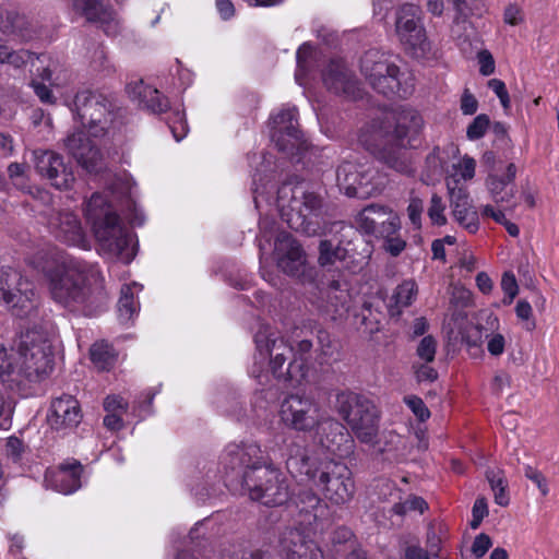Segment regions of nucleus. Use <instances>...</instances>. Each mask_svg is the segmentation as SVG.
Wrapping results in <instances>:
<instances>
[{"label": "nucleus", "mask_w": 559, "mask_h": 559, "mask_svg": "<svg viewBox=\"0 0 559 559\" xmlns=\"http://www.w3.org/2000/svg\"><path fill=\"white\" fill-rule=\"evenodd\" d=\"M424 127L420 114L413 108H403L381 119H374L360 133V142L377 158L394 171L413 177L416 167L412 156L405 152L412 147Z\"/></svg>", "instance_id": "1"}, {"label": "nucleus", "mask_w": 559, "mask_h": 559, "mask_svg": "<svg viewBox=\"0 0 559 559\" xmlns=\"http://www.w3.org/2000/svg\"><path fill=\"white\" fill-rule=\"evenodd\" d=\"M286 467L297 477L311 480L322 497L335 506L349 502L355 495V480L350 468L343 462L329 460L317 466L312 451L302 441H292L287 447Z\"/></svg>", "instance_id": "2"}, {"label": "nucleus", "mask_w": 559, "mask_h": 559, "mask_svg": "<svg viewBox=\"0 0 559 559\" xmlns=\"http://www.w3.org/2000/svg\"><path fill=\"white\" fill-rule=\"evenodd\" d=\"M52 299L70 311L94 316L107 302L100 271L82 260H73L49 284Z\"/></svg>", "instance_id": "3"}, {"label": "nucleus", "mask_w": 559, "mask_h": 559, "mask_svg": "<svg viewBox=\"0 0 559 559\" xmlns=\"http://www.w3.org/2000/svg\"><path fill=\"white\" fill-rule=\"evenodd\" d=\"M254 343L260 357L269 358L271 371L278 381L300 383L306 378V355L312 348L311 341L298 342L295 349L284 337L264 326L255 333Z\"/></svg>", "instance_id": "4"}, {"label": "nucleus", "mask_w": 559, "mask_h": 559, "mask_svg": "<svg viewBox=\"0 0 559 559\" xmlns=\"http://www.w3.org/2000/svg\"><path fill=\"white\" fill-rule=\"evenodd\" d=\"M277 207L289 228L307 236L320 234L324 202L306 182H284L277 189Z\"/></svg>", "instance_id": "5"}, {"label": "nucleus", "mask_w": 559, "mask_h": 559, "mask_svg": "<svg viewBox=\"0 0 559 559\" xmlns=\"http://www.w3.org/2000/svg\"><path fill=\"white\" fill-rule=\"evenodd\" d=\"M85 216L92 228L100 250L129 263L134 253L130 249L131 237L103 193L95 192L86 203Z\"/></svg>", "instance_id": "6"}, {"label": "nucleus", "mask_w": 559, "mask_h": 559, "mask_svg": "<svg viewBox=\"0 0 559 559\" xmlns=\"http://www.w3.org/2000/svg\"><path fill=\"white\" fill-rule=\"evenodd\" d=\"M219 464L227 487L246 489L271 461L255 442H231L221 455Z\"/></svg>", "instance_id": "7"}, {"label": "nucleus", "mask_w": 559, "mask_h": 559, "mask_svg": "<svg viewBox=\"0 0 559 559\" xmlns=\"http://www.w3.org/2000/svg\"><path fill=\"white\" fill-rule=\"evenodd\" d=\"M334 408L360 442L373 444L377 441L380 414L370 399L350 390L338 391Z\"/></svg>", "instance_id": "8"}, {"label": "nucleus", "mask_w": 559, "mask_h": 559, "mask_svg": "<svg viewBox=\"0 0 559 559\" xmlns=\"http://www.w3.org/2000/svg\"><path fill=\"white\" fill-rule=\"evenodd\" d=\"M52 362L51 344L41 333L27 331L21 335L16 357L21 386L47 376L52 369Z\"/></svg>", "instance_id": "9"}, {"label": "nucleus", "mask_w": 559, "mask_h": 559, "mask_svg": "<svg viewBox=\"0 0 559 559\" xmlns=\"http://www.w3.org/2000/svg\"><path fill=\"white\" fill-rule=\"evenodd\" d=\"M71 110L93 136L104 135L118 117V107L111 99L88 90L75 94Z\"/></svg>", "instance_id": "10"}, {"label": "nucleus", "mask_w": 559, "mask_h": 559, "mask_svg": "<svg viewBox=\"0 0 559 559\" xmlns=\"http://www.w3.org/2000/svg\"><path fill=\"white\" fill-rule=\"evenodd\" d=\"M360 71L374 91L384 95H399L406 98L413 92V85H402L400 68L389 62L377 50H369L360 59Z\"/></svg>", "instance_id": "11"}, {"label": "nucleus", "mask_w": 559, "mask_h": 559, "mask_svg": "<svg viewBox=\"0 0 559 559\" xmlns=\"http://www.w3.org/2000/svg\"><path fill=\"white\" fill-rule=\"evenodd\" d=\"M395 34L412 57L421 59L431 51V44L423 23V11L418 5L404 3L395 12Z\"/></svg>", "instance_id": "12"}, {"label": "nucleus", "mask_w": 559, "mask_h": 559, "mask_svg": "<svg viewBox=\"0 0 559 559\" xmlns=\"http://www.w3.org/2000/svg\"><path fill=\"white\" fill-rule=\"evenodd\" d=\"M34 285L12 267L0 270V301L13 316L23 318L36 308Z\"/></svg>", "instance_id": "13"}, {"label": "nucleus", "mask_w": 559, "mask_h": 559, "mask_svg": "<svg viewBox=\"0 0 559 559\" xmlns=\"http://www.w3.org/2000/svg\"><path fill=\"white\" fill-rule=\"evenodd\" d=\"M280 417L289 429L299 432H313L324 416L314 399L290 394L281 404Z\"/></svg>", "instance_id": "14"}, {"label": "nucleus", "mask_w": 559, "mask_h": 559, "mask_svg": "<svg viewBox=\"0 0 559 559\" xmlns=\"http://www.w3.org/2000/svg\"><path fill=\"white\" fill-rule=\"evenodd\" d=\"M245 490L248 491L251 500L260 501L267 507L282 506L290 497L286 477L272 463L261 471V474L249 483Z\"/></svg>", "instance_id": "15"}, {"label": "nucleus", "mask_w": 559, "mask_h": 559, "mask_svg": "<svg viewBox=\"0 0 559 559\" xmlns=\"http://www.w3.org/2000/svg\"><path fill=\"white\" fill-rule=\"evenodd\" d=\"M377 170L369 163L344 160L336 169L338 188L347 197L365 198L377 189Z\"/></svg>", "instance_id": "16"}, {"label": "nucleus", "mask_w": 559, "mask_h": 559, "mask_svg": "<svg viewBox=\"0 0 559 559\" xmlns=\"http://www.w3.org/2000/svg\"><path fill=\"white\" fill-rule=\"evenodd\" d=\"M48 228L53 237L68 246L88 248L86 234L76 214L68 210L55 211L48 215Z\"/></svg>", "instance_id": "17"}, {"label": "nucleus", "mask_w": 559, "mask_h": 559, "mask_svg": "<svg viewBox=\"0 0 559 559\" xmlns=\"http://www.w3.org/2000/svg\"><path fill=\"white\" fill-rule=\"evenodd\" d=\"M34 154L35 168L41 177L47 178L59 190L71 188L74 175L61 155L52 151H36Z\"/></svg>", "instance_id": "18"}, {"label": "nucleus", "mask_w": 559, "mask_h": 559, "mask_svg": "<svg viewBox=\"0 0 559 559\" xmlns=\"http://www.w3.org/2000/svg\"><path fill=\"white\" fill-rule=\"evenodd\" d=\"M79 401L69 394H62L51 401L47 421L51 429L63 435L72 431L82 420Z\"/></svg>", "instance_id": "19"}, {"label": "nucleus", "mask_w": 559, "mask_h": 559, "mask_svg": "<svg viewBox=\"0 0 559 559\" xmlns=\"http://www.w3.org/2000/svg\"><path fill=\"white\" fill-rule=\"evenodd\" d=\"M353 298L348 282L340 276L332 280L324 290L319 309L331 320L344 319L352 307Z\"/></svg>", "instance_id": "20"}, {"label": "nucleus", "mask_w": 559, "mask_h": 559, "mask_svg": "<svg viewBox=\"0 0 559 559\" xmlns=\"http://www.w3.org/2000/svg\"><path fill=\"white\" fill-rule=\"evenodd\" d=\"M314 432L320 444L333 454L343 456L353 450L354 440L348 429L335 418L324 416Z\"/></svg>", "instance_id": "21"}, {"label": "nucleus", "mask_w": 559, "mask_h": 559, "mask_svg": "<svg viewBox=\"0 0 559 559\" xmlns=\"http://www.w3.org/2000/svg\"><path fill=\"white\" fill-rule=\"evenodd\" d=\"M270 124L272 141L280 151L287 152L296 146L299 140L296 107L282 108L270 118Z\"/></svg>", "instance_id": "22"}, {"label": "nucleus", "mask_w": 559, "mask_h": 559, "mask_svg": "<svg viewBox=\"0 0 559 559\" xmlns=\"http://www.w3.org/2000/svg\"><path fill=\"white\" fill-rule=\"evenodd\" d=\"M73 260L64 251L51 245H46L28 255L26 263L41 272L50 284L51 280L57 277Z\"/></svg>", "instance_id": "23"}, {"label": "nucleus", "mask_w": 559, "mask_h": 559, "mask_svg": "<svg viewBox=\"0 0 559 559\" xmlns=\"http://www.w3.org/2000/svg\"><path fill=\"white\" fill-rule=\"evenodd\" d=\"M274 254L277 266L286 274L295 276L305 264V252L289 234L281 233L275 240Z\"/></svg>", "instance_id": "24"}, {"label": "nucleus", "mask_w": 559, "mask_h": 559, "mask_svg": "<svg viewBox=\"0 0 559 559\" xmlns=\"http://www.w3.org/2000/svg\"><path fill=\"white\" fill-rule=\"evenodd\" d=\"M83 467L79 461L61 464L57 469L47 471L44 483L47 488L70 495L81 488Z\"/></svg>", "instance_id": "25"}, {"label": "nucleus", "mask_w": 559, "mask_h": 559, "mask_svg": "<svg viewBox=\"0 0 559 559\" xmlns=\"http://www.w3.org/2000/svg\"><path fill=\"white\" fill-rule=\"evenodd\" d=\"M281 550L287 559H323L317 544L298 528H287L281 536Z\"/></svg>", "instance_id": "26"}, {"label": "nucleus", "mask_w": 559, "mask_h": 559, "mask_svg": "<svg viewBox=\"0 0 559 559\" xmlns=\"http://www.w3.org/2000/svg\"><path fill=\"white\" fill-rule=\"evenodd\" d=\"M72 9L87 22L99 24L106 34L117 32L118 23L115 20V12L103 0H72Z\"/></svg>", "instance_id": "27"}, {"label": "nucleus", "mask_w": 559, "mask_h": 559, "mask_svg": "<svg viewBox=\"0 0 559 559\" xmlns=\"http://www.w3.org/2000/svg\"><path fill=\"white\" fill-rule=\"evenodd\" d=\"M322 80L334 94L356 96L357 81L342 60H331L322 73Z\"/></svg>", "instance_id": "28"}, {"label": "nucleus", "mask_w": 559, "mask_h": 559, "mask_svg": "<svg viewBox=\"0 0 559 559\" xmlns=\"http://www.w3.org/2000/svg\"><path fill=\"white\" fill-rule=\"evenodd\" d=\"M516 166L510 163L504 176L489 175L486 183L487 188L497 203H509L514 195V178Z\"/></svg>", "instance_id": "29"}, {"label": "nucleus", "mask_w": 559, "mask_h": 559, "mask_svg": "<svg viewBox=\"0 0 559 559\" xmlns=\"http://www.w3.org/2000/svg\"><path fill=\"white\" fill-rule=\"evenodd\" d=\"M128 90L133 97L139 98L140 105H143L153 114H162L168 109V99L157 90L144 86L142 82L132 90L128 86Z\"/></svg>", "instance_id": "30"}, {"label": "nucleus", "mask_w": 559, "mask_h": 559, "mask_svg": "<svg viewBox=\"0 0 559 559\" xmlns=\"http://www.w3.org/2000/svg\"><path fill=\"white\" fill-rule=\"evenodd\" d=\"M418 293L417 284L414 280H406L402 282L394 290L392 296V304L389 306V313L391 317H399L402 309L409 307L416 299Z\"/></svg>", "instance_id": "31"}, {"label": "nucleus", "mask_w": 559, "mask_h": 559, "mask_svg": "<svg viewBox=\"0 0 559 559\" xmlns=\"http://www.w3.org/2000/svg\"><path fill=\"white\" fill-rule=\"evenodd\" d=\"M0 32L8 36L29 37V22L27 17L15 11H7L0 15Z\"/></svg>", "instance_id": "32"}, {"label": "nucleus", "mask_w": 559, "mask_h": 559, "mask_svg": "<svg viewBox=\"0 0 559 559\" xmlns=\"http://www.w3.org/2000/svg\"><path fill=\"white\" fill-rule=\"evenodd\" d=\"M134 288L142 289V285L134 282L121 287L118 300V316L120 322L124 324L129 323L139 310V304L134 299Z\"/></svg>", "instance_id": "33"}, {"label": "nucleus", "mask_w": 559, "mask_h": 559, "mask_svg": "<svg viewBox=\"0 0 559 559\" xmlns=\"http://www.w3.org/2000/svg\"><path fill=\"white\" fill-rule=\"evenodd\" d=\"M90 358L97 370L109 371L116 364L117 353L112 345L99 341L91 346Z\"/></svg>", "instance_id": "34"}, {"label": "nucleus", "mask_w": 559, "mask_h": 559, "mask_svg": "<svg viewBox=\"0 0 559 559\" xmlns=\"http://www.w3.org/2000/svg\"><path fill=\"white\" fill-rule=\"evenodd\" d=\"M455 16L451 26V35L456 40H467L473 33V25L466 14V5L464 0H452Z\"/></svg>", "instance_id": "35"}, {"label": "nucleus", "mask_w": 559, "mask_h": 559, "mask_svg": "<svg viewBox=\"0 0 559 559\" xmlns=\"http://www.w3.org/2000/svg\"><path fill=\"white\" fill-rule=\"evenodd\" d=\"M35 52L26 49H13L0 40V64L15 70L23 69L35 57Z\"/></svg>", "instance_id": "36"}, {"label": "nucleus", "mask_w": 559, "mask_h": 559, "mask_svg": "<svg viewBox=\"0 0 559 559\" xmlns=\"http://www.w3.org/2000/svg\"><path fill=\"white\" fill-rule=\"evenodd\" d=\"M347 254V250L341 246H334L331 240H321L319 243V258L318 262L321 266H332L336 263H340V266H336V269L341 267H347L346 264H344L345 258Z\"/></svg>", "instance_id": "37"}, {"label": "nucleus", "mask_w": 559, "mask_h": 559, "mask_svg": "<svg viewBox=\"0 0 559 559\" xmlns=\"http://www.w3.org/2000/svg\"><path fill=\"white\" fill-rule=\"evenodd\" d=\"M0 378L3 382L20 388L21 376H19V368L16 367V357L10 354L7 348L0 344Z\"/></svg>", "instance_id": "38"}, {"label": "nucleus", "mask_w": 559, "mask_h": 559, "mask_svg": "<svg viewBox=\"0 0 559 559\" xmlns=\"http://www.w3.org/2000/svg\"><path fill=\"white\" fill-rule=\"evenodd\" d=\"M454 221L468 234H476L479 229L478 212L471 204L452 211Z\"/></svg>", "instance_id": "39"}, {"label": "nucleus", "mask_w": 559, "mask_h": 559, "mask_svg": "<svg viewBox=\"0 0 559 559\" xmlns=\"http://www.w3.org/2000/svg\"><path fill=\"white\" fill-rule=\"evenodd\" d=\"M381 234H386L384 249L393 257H397L405 249L406 242L400 237L392 236L400 228L395 219L382 222Z\"/></svg>", "instance_id": "40"}, {"label": "nucleus", "mask_w": 559, "mask_h": 559, "mask_svg": "<svg viewBox=\"0 0 559 559\" xmlns=\"http://www.w3.org/2000/svg\"><path fill=\"white\" fill-rule=\"evenodd\" d=\"M486 478L493 491L495 502L501 507L509 504L510 498L507 492V480L500 471L489 469L486 472Z\"/></svg>", "instance_id": "41"}, {"label": "nucleus", "mask_w": 559, "mask_h": 559, "mask_svg": "<svg viewBox=\"0 0 559 559\" xmlns=\"http://www.w3.org/2000/svg\"><path fill=\"white\" fill-rule=\"evenodd\" d=\"M295 503L300 508L301 512H314V519L319 516L317 513L318 509L326 508V504L323 502L322 498H320L312 489L309 488L300 489L298 491L296 495Z\"/></svg>", "instance_id": "42"}, {"label": "nucleus", "mask_w": 559, "mask_h": 559, "mask_svg": "<svg viewBox=\"0 0 559 559\" xmlns=\"http://www.w3.org/2000/svg\"><path fill=\"white\" fill-rule=\"evenodd\" d=\"M83 157H74L87 171H97L100 168V152L88 139L80 148Z\"/></svg>", "instance_id": "43"}, {"label": "nucleus", "mask_w": 559, "mask_h": 559, "mask_svg": "<svg viewBox=\"0 0 559 559\" xmlns=\"http://www.w3.org/2000/svg\"><path fill=\"white\" fill-rule=\"evenodd\" d=\"M384 213V207L378 205H369L365 207L356 218L358 229L368 235H373L378 229V222L372 214Z\"/></svg>", "instance_id": "44"}, {"label": "nucleus", "mask_w": 559, "mask_h": 559, "mask_svg": "<svg viewBox=\"0 0 559 559\" xmlns=\"http://www.w3.org/2000/svg\"><path fill=\"white\" fill-rule=\"evenodd\" d=\"M318 355H317V361L319 365H329L331 360L334 357V354L336 353V346L331 340V336L325 331H320L318 333Z\"/></svg>", "instance_id": "45"}, {"label": "nucleus", "mask_w": 559, "mask_h": 559, "mask_svg": "<svg viewBox=\"0 0 559 559\" xmlns=\"http://www.w3.org/2000/svg\"><path fill=\"white\" fill-rule=\"evenodd\" d=\"M28 451V447L17 437L11 436L5 440L4 455L14 464H21Z\"/></svg>", "instance_id": "46"}, {"label": "nucleus", "mask_w": 559, "mask_h": 559, "mask_svg": "<svg viewBox=\"0 0 559 559\" xmlns=\"http://www.w3.org/2000/svg\"><path fill=\"white\" fill-rule=\"evenodd\" d=\"M167 124L177 142L181 141L188 133V123L185 114L178 109L173 111L167 118Z\"/></svg>", "instance_id": "47"}, {"label": "nucleus", "mask_w": 559, "mask_h": 559, "mask_svg": "<svg viewBox=\"0 0 559 559\" xmlns=\"http://www.w3.org/2000/svg\"><path fill=\"white\" fill-rule=\"evenodd\" d=\"M445 204L440 195L433 193L428 207V216L433 225L443 226L447 224L444 215Z\"/></svg>", "instance_id": "48"}, {"label": "nucleus", "mask_w": 559, "mask_h": 559, "mask_svg": "<svg viewBox=\"0 0 559 559\" xmlns=\"http://www.w3.org/2000/svg\"><path fill=\"white\" fill-rule=\"evenodd\" d=\"M490 126L489 117L485 114L476 116L467 127L466 136L474 141L481 139Z\"/></svg>", "instance_id": "49"}, {"label": "nucleus", "mask_w": 559, "mask_h": 559, "mask_svg": "<svg viewBox=\"0 0 559 559\" xmlns=\"http://www.w3.org/2000/svg\"><path fill=\"white\" fill-rule=\"evenodd\" d=\"M314 51L309 44H302L297 50V71L295 73L296 80L301 84V75L308 71V63L312 59Z\"/></svg>", "instance_id": "50"}, {"label": "nucleus", "mask_w": 559, "mask_h": 559, "mask_svg": "<svg viewBox=\"0 0 559 559\" xmlns=\"http://www.w3.org/2000/svg\"><path fill=\"white\" fill-rule=\"evenodd\" d=\"M437 352V341L433 336L427 335L423 337L417 346V356L427 364L435 360Z\"/></svg>", "instance_id": "51"}, {"label": "nucleus", "mask_w": 559, "mask_h": 559, "mask_svg": "<svg viewBox=\"0 0 559 559\" xmlns=\"http://www.w3.org/2000/svg\"><path fill=\"white\" fill-rule=\"evenodd\" d=\"M450 207L451 210L460 209L462 206L471 204L468 191L463 187H450L448 185Z\"/></svg>", "instance_id": "52"}, {"label": "nucleus", "mask_w": 559, "mask_h": 559, "mask_svg": "<svg viewBox=\"0 0 559 559\" xmlns=\"http://www.w3.org/2000/svg\"><path fill=\"white\" fill-rule=\"evenodd\" d=\"M404 402L412 409L419 421H426L430 417V411L424 401L417 395L405 396Z\"/></svg>", "instance_id": "53"}, {"label": "nucleus", "mask_w": 559, "mask_h": 559, "mask_svg": "<svg viewBox=\"0 0 559 559\" xmlns=\"http://www.w3.org/2000/svg\"><path fill=\"white\" fill-rule=\"evenodd\" d=\"M87 140L88 138L85 136V133L83 131H78L70 134L66 139L64 145L68 152L73 157H83V154L80 152V148Z\"/></svg>", "instance_id": "54"}, {"label": "nucleus", "mask_w": 559, "mask_h": 559, "mask_svg": "<svg viewBox=\"0 0 559 559\" xmlns=\"http://www.w3.org/2000/svg\"><path fill=\"white\" fill-rule=\"evenodd\" d=\"M424 212V202L420 198L412 195L407 206L408 218L416 228L421 227V214Z\"/></svg>", "instance_id": "55"}, {"label": "nucleus", "mask_w": 559, "mask_h": 559, "mask_svg": "<svg viewBox=\"0 0 559 559\" xmlns=\"http://www.w3.org/2000/svg\"><path fill=\"white\" fill-rule=\"evenodd\" d=\"M92 66L96 71L104 73H111L115 70L114 64L108 59L107 52L102 47L94 51Z\"/></svg>", "instance_id": "56"}, {"label": "nucleus", "mask_w": 559, "mask_h": 559, "mask_svg": "<svg viewBox=\"0 0 559 559\" xmlns=\"http://www.w3.org/2000/svg\"><path fill=\"white\" fill-rule=\"evenodd\" d=\"M104 408L107 413L123 414L128 409V403L119 395H108L104 400Z\"/></svg>", "instance_id": "57"}, {"label": "nucleus", "mask_w": 559, "mask_h": 559, "mask_svg": "<svg viewBox=\"0 0 559 559\" xmlns=\"http://www.w3.org/2000/svg\"><path fill=\"white\" fill-rule=\"evenodd\" d=\"M491 545V538L487 534L480 533L474 539L472 545V552L475 557L481 558L489 550Z\"/></svg>", "instance_id": "58"}, {"label": "nucleus", "mask_w": 559, "mask_h": 559, "mask_svg": "<svg viewBox=\"0 0 559 559\" xmlns=\"http://www.w3.org/2000/svg\"><path fill=\"white\" fill-rule=\"evenodd\" d=\"M29 85L33 87L34 93L40 99L41 103L45 104H55L56 98L52 94V91L45 85L43 82H38L36 80H32Z\"/></svg>", "instance_id": "59"}, {"label": "nucleus", "mask_w": 559, "mask_h": 559, "mask_svg": "<svg viewBox=\"0 0 559 559\" xmlns=\"http://www.w3.org/2000/svg\"><path fill=\"white\" fill-rule=\"evenodd\" d=\"M477 58L478 63L480 66L479 72L483 75L488 76L495 72V60L492 55L488 50L484 49L479 51Z\"/></svg>", "instance_id": "60"}, {"label": "nucleus", "mask_w": 559, "mask_h": 559, "mask_svg": "<svg viewBox=\"0 0 559 559\" xmlns=\"http://www.w3.org/2000/svg\"><path fill=\"white\" fill-rule=\"evenodd\" d=\"M25 165L20 163H11L8 166L9 178L16 187H24L25 183Z\"/></svg>", "instance_id": "61"}, {"label": "nucleus", "mask_w": 559, "mask_h": 559, "mask_svg": "<svg viewBox=\"0 0 559 559\" xmlns=\"http://www.w3.org/2000/svg\"><path fill=\"white\" fill-rule=\"evenodd\" d=\"M501 288L509 297L510 301L516 296L519 287L515 276L512 273L503 274L501 280Z\"/></svg>", "instance_id": "62"}, {"label": "nucleus", "mask_w": 559, "mask_h": 559, "mask_svg": "<svg viewBox=\"0 0 559 559\" xmlns=\"http://www.w3.org/2000/svg\"><path fill=\"white\" fill-rule=\"evenodd\" d=\"M416 378L419 382H433L438 379V371L425 362L416 368Z\"/></svg>", "instance_id": "63"}, {"label": "nucleus", "mask_w": 559, "mask_h": 559, "mask_svg": "<svg viewBox=\"0 0 559 559\" xmlns=\"http://www.w3.org/2000/svg\"><path fill=\"white\" fill-rule=\"evenodd\" d=\"M511 384V376L506 371H499L492 380L491 389L495 394H501Z\"/></svg>", "instance_id": "64"}]
</instances>
